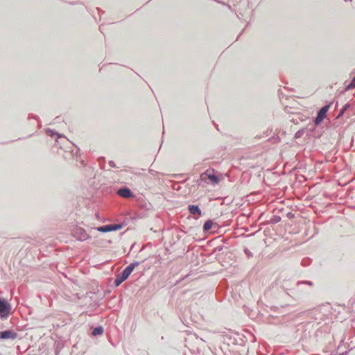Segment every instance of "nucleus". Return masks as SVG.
<instances>
[{"mask_svg":"<svg viewBox=\"0 0 355 355\" xmlns=\"http://www.w3.org/2000/svg\"><path fill=\"white\" fill-rule=\"evenodd\" d=\"M103 327L98 326L93 329L92 334L93 336H96L101 335V334H103Z\"/></svg>","mask_w":355,"mask_h":355,"instance_id":"nucleus-11","label":"nucleus"},{"mask_svg":"<svg viewBox=\"0 0 355 355\" xmlns=\"http://www.w3.org/2000/svg\"><path fill=\"white\" fill-rule=\"evenodd\" d=\"M71 234L73 237L80 241L89 239L91 236L87 233L85 229L81 227H76L73 229Z\"/></svg>","mask_w":355,"mask_h":355,"instance_id":"nucleus-4","label":"nucleus"},{"mask_svg":"<svg viewBox=\"0 0 355 355\" xmlns=\"http://www.w3.org/2000/svg\"><path fill=\"white\" fill-rule=\"evenodd\" d=\"M108 164H109V166H110V167H116V164H115V163H114V161H112V160H111V161H110V162H108Z\"/></svg>","mask_w":355,"mask_h":355,"instance_id":"nucleus-21","label":"nucleus"},{"mask_svg":"<svg viewBox=\"0 0 355 355\" xmlns=\"http://www.w3.org/2000/svg\"><path fill=\"white\" fill-rule=\"evenodd\" d=\"M222 248H223L222 247H220V248H218V250H222Z\"/></svg>","mask_w":355,"mask_h":355,"instance_id":"nucleus-25","label":"nucleus"},{"mask_svg":"<svg viewBox=\"0 0 355 355\" xmlns=\"http://www.w3.org/2000/svg\"><path fill=\"white\" fill-rule=\"evenodd\" d=\"M139 265V262L134 261L133 263L128 265L121 272L118 274L114 279V284L116 286H119L122 282L126 280L130 275L132 273L136 266Z\"/></svg>","mask_w":355,"mask_h":355,"instance_id":"nucleus-2","label":"nucleus"},{"mask_svg":"<svg viewBox=\"0 0 355 355\" xmlns=\"http://www.w3.org/2000/svg\"><path fill=\"white\" fill-rule=\"evenodd\" d=\"M307 329H308L307 328L304 329V334H306V331H307Z\"/></svg>","mask_w":355,"mask_h":355,"instance_id":"nucleus-24","label":"nucleus"},{"mask_svg":"<svg viewBox=\"0 0 355 355\" xmlns=\"http://www.w3.org/2000/svg\"><path fill=\"white\" fill-rule=\"evenodd\" d=\"M306 286H302L300 288L295 287V294L297 292H306V290L304 288Z\"/></svg>","mask_w":355,"mask_h":355,"instance_id":"nucleus-17","label":"nucleus"},{"mask_svg":"<svg viewBox=\"0 0 355 355\" xmlns=\"http://www.w3.org/2000/svg\"><path fill=\"white\" fill-rule=\"evenodd\" d=\"M31 117L35 119L39 120V117L37 116H36V115H32L31 114Z\"/></svg>","mask_w":355,"mask_h":355,"instance_id":"nucleus-22","label":"nucleus"},{"mask_svg":"<svg viewBox=\"0 0 355 355\" xmlns=\"http://www.w3.org/2000/svg\"><path fill=\"white\" fill-rule=\"evenodd\" d=\"M102 27H103V26H102V25L99 26V29H100V31H101V30H102Z\"/></svg>","mask_w":355,"mask_h":355,"instance_id":"nucleus-23","label":"nucleus"},{"mask_svg":"<svg viewBox=\"0 0 355 355\" xmlns=\"http://www.w3.org/2000/svg\"><path fill=\"white\" fill-rule=\"evenodd\" d=\"M213 225V221L211 220H207L203 225V231L205 232L209 231L212 228Z\"/></svg>","mask_w":355,"mask_h":355,"instance_id":"nucleus-10","label":"nucleus"},{"mask_svg":"<svg viewBox=\"0 0 355 355\" xmlns=\"http://www.w3.org/2000/svg\"><path fill=\"white\" fill-rule=\"evenodd\" d=\"M331 105V103H329V105H324L319 110L317 113V116L314 119L315 125H319L324 120L327 116V112H328Z\"/></svg>","mask_w":355,"mask_h":355,"instance_id":"nucleus-5","label":"nucleus"},{"mask_svg":"<svg viewBox=\"0 0 355 355\" xmlns=\"http://www.w3.org/2000/svg\"><path fill=\"white\" fill-rule=\"evenodd\" d=\"M188 210L189 213L193 216H200L202 211L198 205H189Z\"/></svg>","mask_w":355,"mask_h":355,"instance_id":"nucleus-9","label":"nucleus"},{"mask_svg":"<svg viewBox=\"0 0 355 355\" xmlns=\"http://www.w3.org/2000/svg\"><path fill=\"white\" fill-rule=\"evenodd\" d=\"M349 107H350V104L349 103H346L345 105H344L343 108L339 112L338 117L342 116L343 115V114L345 113V112L349 108Z\"/></svg>","mask_w":355,"mask_h":355,"instance_id":"nucleus-15","label":"nucleus"},{"mask_svg":"<svg viewBox=\"0 0 355 355\" xmlns=\"http://www.w3.org/2000/svg\"><path fill=\"white\" fill-rule=\"evenodd\" d=\"M110 232L117 231L123 227L122 224H109Z\"/></svg>","mask_w":355,"mask_h":355,"instance_id":"nucleus-13","label":"nucleus"},{"mask_svg":"<svg viewBox=\"0 0 355 355\" xmlns=\"http://www.w3.org/2000/svg\"><path fill=\"white\" fill-rule=\"evenodd\" d=\"M94 230H96L103 232V233L109 232H110L109 224L103 225V226H99L96 228H94Z\"/></svg>","mask_w":355,"mask_h":355,"instance_id":"nucleus-12","label":"nucleus"},{"mask_svg":"<svg viewBox=\"0 0 355 355\" xmlns=\"http://www.w3.org/2000/svg\"><path fill=\"white\" fill-rule=\"evenodd\" d=\"M244 252L248 257H252L253 256L252 253L248 248L244 249Z\"/></svg>","mask_w":355,"mask_h":355,"instance_id":"nucleus-20","label":"nucleus"},{"mask_svg":"<svg viewBox=\"0 0 355 355\" xmlns=\"http://www.w3.org/2000/svg\"><path fill=\"white\" fill-rule=\"evenodd\" d=\"M17 336V334L12 330H6L0 331V339H15Z\"/></svg>","mask_w":355,"mask_h":355,"instance_id":"nucleus-8","label":"nucleus"},{"mask_svg":"<svg viewBox=\"0 0 355 355\" xmlns=\"http://www.w3.org/2000/svg\"><path fill=\"white\" fill-rule=\"evenodd\" d=\"M11 304L4 298L0 297V318L7 319L10 315Z\"/></svg>","mask_w":355,"mask_h":355,"instance_id":"nucleus-3","label":"nucleus"},{"mask_svg":"<svg viewBox=\"0 0 355 355\" xmlns=\"http://www.w3.org/2000/svg\"><path fill=\"white\" fill-rule=\"evenodd\" d=\"M117 194L123 198H131L135 197V194L132 191L127 187H123L117 190Z\"/></svg>","mask_w":355,"mask_h":355,"instance_id":"nucleus-7","label":"nucleus"},{"mask_svg":"<svg viewBox=\"0 0 355 355\" xmlns=\"http://www.w3.org/2000/svg\"><path fill=\"white\" fill-rule=\"evenodd\" d=\"M272 220V223H277L281 220V217L278 216H275Z\"/></svg>","mask_w":355,"mask_h":355,"instance_id":"nucleus-19","label":"nucleus"},{"mask_svg":"<svg viewBox=\"0 0 355 355\" xmlns=\"http://www.w3.org/2000/svg\"><path fill=\"white\" fill-rule=\"evenodd\" d=\"M353 88H355V76L353 78L351 82L346 86L345 91L352 89Z\"/></svg>","mask_w":355,"mask_h":355,"instance_id":"nucleus-16","label":"nucleus"},{"mask_svg":"<svg viewBox=\"0 0 355 355\" xmlns=\"http://www.w3.org/2000/svg\"><path fill=\"white\" fill-rule=\"evenodd\" d=\"M46 132L50 137H53L54 135H58V137H62L61 135L58 134L55 130L49 129V128L46 130Z\"/></svg>","mask_w":355,"mask_h":355,"instance_id":"nucleus-14","label":"nucleus"},{"mask_svg":"<svg viewBox=\"0 0 355 355\" xmlns=\"http://www.w3.org/2000/svg\"><path fill=\"white\" fill-rule=\"evenodd\" d=\"M306 336V334H304V337ZM303 340H305V338H303Z\"/></svg>","mask_w":355,"mask_h":355,"instance_id":"nucleus-26","label":"nucleus"},{"mask_svg":"<svg viewBox=\"0 0 355 355\" xmlns=\"http://www.w3.org/2000/svg\"><path fill=\"white\" fill-rule=\"evenodd\" d=\"M276 284L279 286L282 291H284L285 295L289 299L288 303L284 304V306L293 305V302L296 301L293 296L295 295V287L300 288L302 286H313V283L311 281H298L297 282H293L291 280L286 279L277 280ZM282 306H283V305Z\"/></svg>","mask_w":355,"mask_h":355,"instance_id":"nucleus-1","label":"nucleus"},{"mask_svg":"<svg viewBox=\"0 0 355 355\" xmlns=\"http://www.w3.org/2000/svg\"><path fill=\"white\" fill-rule=\"evenodd\" d=\"M304 134V130H298L295 135V138H300L302 136V135Z\"/></svg>","mask_w":355,"mask_h":355,"instance_id":"nucleus-18","label":"nucleus"},{"mask_svg":"<svg viewBox=\"0 0 355 355\" xmlns=\"http://www.w3.org/2000/svg\"><path fill=\"white\" fill-rule=\"evenodd\" d=\"M199 181L204 182L205 183H208V181L213 182V183H218V178L216 175L212 174V173H209V171H206L205 173H202L200 175Z\"/></svg>","mask_w":355,"mask_h":355,"instance_id":"nucleus-6","label":"nucleus"}]
</instances>
